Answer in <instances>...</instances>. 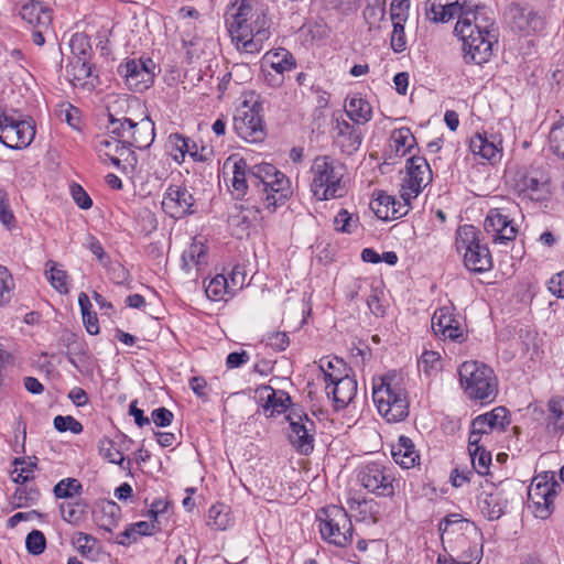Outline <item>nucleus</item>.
<instances>
[{
    "label": "nucleus",
    "mask_w": 564,
    "mask_h": 564,
    "mask_svg": "<svg viewBox=\"0 0 564 564\" xmlns=\"http://www.w3.org/2000/svg\"><path fill=\"white\" fill-rule=\"evenodd\" d=\"M372 399L387 422L403 421L409 414V400L404 379L397 372L373 379Z\"/></svg>",
    "instance_id": "obj_4"
},
{
    "label": "nucleus",
    "mask_w": 564,
    "mask_h": 564,
    "mask_svg": "<svg viewBox=\"0 0 564 564\" xmlns=\"http://www.w3.org/2000/svg\"><path fill=\"white\" fill-rule=\"evenodd\" d=\"M518 186L520 192L532 200L543 202L551 196V185L547 177L528 174L520 180Z\"/></svg>",
    "instance_id": "obj_25"
},
{
    "label": "nucleus",
    "mask_w": 564,
    "mask_h": 564,
    "mask_svg": "<svg viewBox=\"0 0 564 564\" xmlns=\"http://www.w3.org/2000/svg\"><path fill=\"white\" fill-rule=\"evenodd\" d=\"M72 58L89 59L91 54V45L88 36L82 33H76L70 39Z\"/></svg>",
    "instance_id": "obj_43"
},
{
    "label": "nucleus",
    "mask_w": 564,
    "mask_h": 564,
    "mask_svg": "<svg viewBox=\"0 0 564 564\" xmlns=\"http://www.w3.org/2000/svg\"><path fill=\"white\" fill-rule=\"evenodd\" d=\"M505 18L512 30L523 34H531L543 28V19L529 6L511 3L505 12Z\"/></svg>",
    "instance_id": "obj_14"
},
{
    "label": "nucleus",
    "mask_w": 564,
    "mask_h": 564,
    "mask_svg": "<svg viewBox=\"0 0 564 564\" xmlns=\"http://www.w3.org/2000/svg\"><path fill=\"white\" fill-rule=\"evenodd\" d=\"M228 284L231 290V294H236L238 291L242 290L246 282V272L242 267L235 265L227 276Z\"/></svg>",
    "instance_id": "obj_58"
},
{
    "label": "nucleus",
    "mask_w": 564,
    "mask_h": 564,
    "mask_svg": "<svg viewBox=\"0 0 564 564\" xmlns=\"http://www.w3.org/2000/svg\"><path fill=\"white\" fill-rule=\"evenodd\" d=\"M485 231L491 237L494 245H508L517 237V228L512 220L498 208H491L484 221Z\"/></svg>",
    "instance_id": "obj_15"
},
{
    "label": "nucleus",
    "mask_w": 564,
    "mask_h": 564,
    "mask_svg": "<svg viewBox=\"0 0 564 564\" xmlns=\"http://www.w3.org/2000/svg\"><path fill=\"white\" fill-rule=\"evenodd\" d=\"M410 203L411 200H398L394 196L380 191L370 206L379 219L389 220L405 216L410 210Z\"/></svg>",
    "instance_id": "obj_18"
},
{
    "label": "nucleus",
    "mask_w": 564,
    "mask_h": 564,
    "mask_svg": "<svg viewBox=\"0 0 564 564\" xmlns=\"http://www.w3.org/2000/svg\"><path fill=\"white\" fill-rule=\"evenodd\" d=\"M109 124L107 127L108 132L112 135L111 138L117 141H128L127 127L130 119H115L109 115Z\"/></svg>",
    "instance_id": "obj_52"
},
{
    "label": "nucleus",
    "mask_w": 564,
    "mask_h": 564,
    "mask_svg": "<svg viewBox=\"0 0 564 564\" xmlns=\"http://www.w3.org/2000/svg\"><path fill=\"white\" fill-rule=\"evenodd\" d=\"M289 403H291V398L286 392H275L274 390H271V393L267 398L263 410L268 416H274L275 414L285 412Z\"/></svg>",
    "instance_id": "obj_38"
},
{
    "label": "nucleus",
    "mask_w": 564,
    "mask_h": 564,
    "mask_svg": "<svg viewBox=\"0 0 564 564\" xmlns=\"http://www.w3.org/2000/svg\"><path fill=\"white\" fill-rule=\"evenodd\" d=\"M54 427L58 432L70 431L74 434H79L83 432V425L76 419L70 415H57L54 417Z\"/></svg>",
    "instance_id": "obj_54"
},
{
    "label": "nucleus",
    "mask_w": 564,
    "mask_h": 564,
    "mask_svg": "<svg viewBox=\"0 0 564 564\" xmlns=\"http://www.w3.org/2000/svg\"><path fill=\"white\" fill-rule=\"evenodd\" d=\"M247 162L242 159L234 163L232 177L230 181V192L235 199H242L248 191L247 182Z\"/></svg>",
    "instance_id": "obj_32"
},
{
    "label": "nucleus",
    "mask_w": 564,
    "mask_h": 564,
    "mask_svg": "<svg viewBox=\"0 0 564 564\" xmlns=\"http://www.w3.org/2000/svg\"><path fill=\"white\" fill-rule=\"evenodd\" d=\"M319 369L324 373V379L326 382L334 381V377H341L345 373L350 371V368L347 367L346 362L338 357H324L319 359Z\"/></svg>",
    "instance_id": "obj_34"
},
{
    "label": "nucleus",
    "mask_w": 564,
    "mask_h": 564,
    "mask_svg": "<svg viewBox=\"0 0 564 564\" xmlns=\"http://www.w3.org/2000/svg\"><path fill=\"white\" fill-rule=\"evenodd\" d=\"M459 381L466 395L480 403L492 402L498 394V382L494 370L476 360L465 361L458 369Z\"/></svg>",
    "instance_id": "obj_6"
},
{
    "label": "nucleus",
    "mask_w": 564,
    "mask_h": 564,
    "mask_svg": "<svg viewBox=\"0 0 564 564\" xmlns=\"http://www.w3.org/2000/svg\"><path fill=\"white\" fill-rule=\"evenodd\" d=\"M36 133L32 118L14 119L4 113L0 115V141L15 135L20 141H34Z\"/></svg>",
    "instance_id": "obj_19"
},
{
    "label": "nucleus",
    "mask_w": 564,
    "mask_h": 564,
    "mask_svg": "<svg viewBox=\"0 0 564 564\" xmlns=\"http://www.w3.org/2000/svg\"><path fill=\"white\" fill-rule=\"evenodd\" d=\"M457 317L451 313L448 307L438 308L432 316V329L436 336L441 334L454 323Z\"/></svg>",
    "instance_id": "obj_45"
},
{
    "label": "nucleus",
    "mask_w": 564,
    "mask_h": 564,
    "mask_svg": "<svg viewBox=\"0 0 564 564\" xmlns=\"http://www.w3.org/2000/svg\"><path fill=\"white\" fill-rule=\"evenodd\" d=\"M265 343L275 351H283L288 348L290 339L285 332H273L267 335Z\"/></svg>",
    "instance_id": "obj_61"
},
{
    "label": "nucleus",
    "mask_w": 564,
    "mask_h": 564,
    "mask_svg": "<svg viewBox=\"0 0 564 564\" xmlns=\"http://www.w3.org/2000/svg\"><path fill=\"white\" fill-rule=\"evenodd\" d=\"M358 216H354L346 209H340L334 218V226L337 231L351 234L358 225Z\"/></svg>",
    "instance_id": "obj_47"
},
{
    "label": "nucleus",
    "mask_w": 564,
    "mask_h": 564,
    "mask_svg": "<svg viewBox=\"0 0 564 564\" xmlns=\"http://www.w3.org/2000/svg\"><path fill=\"white\" fill-rule=\"evenodd\" d=\"M14 221L15 218L9 205L8 193L4 189H0V223L7 228H11Z\"/></svg>",
    "instance_id": "obj_56"
},
{
    "label": "nucleus",
    "mask_w": 564,
    "mask_h": 564,
    "mask_svg": "<svg viewBox=\"0 0 564 564\" xmlns=\"http://www.w3.org/2000/svg\"><path fill=\"white\" fill-rule=\"evenodd\" d=\"M86 505L83 501L66 502L59 507L62 518L68 523L76 524L80 522L85 514Z\"/></svg>",
    "instance_id": "obj_44"
},
{
    "label": "nucleus",
    "mask_w": 564,
    "mask_h": 564,
    "mask_svg": "<svg viewBox=\"0 0 564 564\" xmlns=\"http://www.w3.org/2000/svg\"><path fill=\"white\" fill-rule=\"evenodd\" d=\"M99 455L111 464L119 465L123 470L130 469L131 462L126 463L123 454L117 448L116 443L108 438L102 437L98 441Z\"/></svg>",
    "instance_id": "obj_33"
},
{
    "label": "nucleus",
    "mask_w": 564,
    "mask_h": 564,
    "mask_svg": "<svg viewBox=\"0 0 564 564\" xmlns=\"http://www.w3.org/2000/svg\"><path fill=\"white\" fill-rule=\"evenodd\" d=\"M322 538L339 547H345L352 541V523L343 507L328 506L322 508L317 516Z\"/></svg>",
    "instance_id": "obj_9"
},
{
    "label": "nucleus",
    "mask_w": 564,
    "mask_h": 564,
    "mask_svg": "<svg viewBox=\"0 0 564 564\" xmlns=\"http://www.w3.org/2000/svg\"><path fill=\"white\" fill-rule=\"evenodd\" d=\"M454 33L463 41L467 63H487L499 36L494 11L478 0H463Z\"/></svg>",
    "instance_id": "obj_1"
},
{
    "label": "nucleus",
    "mask_w": 564,
    "mask_h": 564,
    "mask_svg": "<svg viewBox=\"0 0 564 564\" xmlns=\"http://www.w3.org/2000/svg\"><path fill=\"white\" fill-rule=\"evenodd\" d=\"M155 68L156 65L150 57L132 58L118 66V74L131 90L142 93L153 85Z\"/></svg>",
    "instance_id": "obj_11"
},
{
    "label": "nucleus",
    "mask_w": 564,
    "mask_h": 564,
    "mask_svg": "<svg viewBox=\"0 0 564 564\" xmlns=\"http://www.w3.org/2000/svg\"><path fill=\"white\" fill-rule=\"evenodd\" d=\"M25 547L32 555H40L45 551L46 538L40 530L31 531L25 539Z\"/></svg>",
    "instance_id": "obj_51"
},
{
    "label": "nucleus",
    "mask_w": 564,
    "mask_h": 564,
    "mask_svg": "<svg viewBox=\"0 0 564 564\" xmlns=\"http://www.w3.org/2000/svg\"><path fill=\"white\" fill-rule=\"evenodd\" d=\"M486 416V421L496 431H502L510 423L508 419V410L505 406H497L490 412L481 414Z\"/></svg>",
    "instance_id": "obj_50"
},
{
    "label": "nucleus",
    "mask_w": 564,
    "mask_h": 564,
    "mask_svg": "<svg viewBox=\"0 0 564 564\" xmlns=\"http://www.w3.org/2000/svg\"><path fill=\"white\" fill-rule=\"evenodd\" d=\"M127 133L128 139H133L134 141L147 138H150V141H154V123L150 119H143L138 123L130 119L127 127Z\"/></svg>",
    "instance_id": "obj_40"
},
{
    "label": "nucleus",
    "mask_w": 564,
    "mask_h": 564,
    "mask_svg": "<svg viewBox=\"0 0 564 564\" xmlns=\"http://www.w3.org/2000/svg\"><path fill=\"white\" fill-rule=\"evenodd\" d=\"M549 412L550 416L556 429H564V399L562 398H552L549 401Z\"/></svg>",
    "instance_id": "obj_53"
},
{
    "label": "nucleus",
    "mask_w": 564,
    "mask_h": 564,
    "mask_svg": "<svg viewBox=\"0 0 564 564\" xmlns=\"http://www.w3.org/2000/svg\"><path fill=\"white\" fill-rule=\"evenodd\" d=\"M132 144L133 143H122L120 147L117 145L115 150L116 155L105 153V156L117 167H120L122 162L133 167L137 165L138 159L134 151L131 149ZM98 153L99 158L102 159L104 154L100 150H98Z\"/></svg>",
    "instance_id": "obj_37"
},
{
    "label": "nucleus",
    "mask_w": 564,
    "mask_h": 564,
    "mask_svg": "<svg viewBox=\"0 0 564 564\" xmlns=\"http://www.w3.org/2000/svg\"><path fill=\"white\" fill-rule=\"evenodd\" d=\"M345 111L356 123H366L372 117L370 104L358 94L347 98Z\"/></svg>",
    "instance_id": "obj_29"
},
{
    "label": "nucleus",
    "mask_w": 564,
    "mask_h": 564,
    "mask_svg": "<svg viewBox=\"0 0 564 564\" xmlns=\"http://www.w3.org/2000/svg\"><path fill=\"white\" fill-rule=\"evenodd\" d=\"M250 182L256 189L260 204L269 213H274L293 195L291 180L270 163L252 166Z\"/></svg>",
    "instance_id": "obj_3"
},
{
    "label": "nucleus",
    "mask_w": 564,
    "mask_h": 564,
    "mask_svg": "<svg viewBox=\"0 0 564 564\" xmlns=\"http://www.w3.org/2000/svg\"><path fill=\"white\" fill-rule=\"evenodd\" d=\"M13 464L14 469L11 471V476L14 482L23 485L33 478L35 464L26 463L21 458H15Z\"/></svg>",
    "instance_id": "obj_46"
},
{
    "label": "nucleus",
    "mask_w": 564,
    "mask_h": 564,
    "mask_svg": "<svg viewBox=\"0 0 564 564\" xmlns=\"http://www.w3.org/2000/svg\"><path fill=\"white\" fill-rule=\"evenodd\" d=\"M97 539L88 533L78 532L74 538V545L83 556H88L96 544Z\"/></svg>",
    "instance_id": "obj_55"
},
{
    "label": "nucleus",
    "mask_w": 564,
    "mask_h": 564,
    "mask_svg": "<svg viewBox=\"0 0 564 564\" xmlns=\"http://www.w3.org/2000/svg\"><path fill=\"white\" fill-rule=\"evenodd\" d=\"M311 174L310 188L317 200L336 199L346 195L345 166L333 158L327 155L315 158Z\"/></svg>",
    "instance_id": "obj_5"
},
{
    "label": "nucleus",
    "mask_w": 564,
    "mask_h": 564,
    "mask_svg": "<svg viewBox=\"0 0 564 564\" xmlns=\"http://www.w3.org/2000/svg\"><path fill=\"white\" fill-rule=\"evenodd\" d=\"M305 422L299 416L296 422H291L289 440L296 451L303 455H308L314 449L315 423L304 415Z\"/></svg>",
    "instance_id": "obj_20"
},
{
    "label": "nucleus",
    "mask_w": 564,
    "mask_h": 564,
    "mask_svg": "<svg viewBox=\"0 0 564 564\" xmlns=\"http://www.w3.org/2000/svg\"><path fill=\"white\" fill-rule=\"evenodd\" d=\"M463 0H426L425 17L433 23H446L457 18Z\"/></svg>",
    "instance_id": "obj_22"
},
{
    "label": "nucleus",
    "mask_w": 564,
    "mask_h": 564,
    "mask_svg": "<svg viewBox=\"0 0 564 564\" xmlns=\"http://www.w3.org/2000/svg\"><path fill=\"white\" fill-rule=\"evenodd\" d=\"M440 337L449 339L452 341L462 343L466 338V332L462 325V322L456 318L454 323L449 324V326L441 334Z\"/></svg>",
    "instance_id": "obj_59"
},
{
    "label": "nucleus",
    "mask_w": 564,
    "mask_h": 564,
    "mask_svg": "<svg viewBox=\"0 0 564 564\" xmlns=\"http://www.w3.org/2000/svg\"><path fill=\"white\" fill-rule=\"evenodd\" d=\"M334 378L335 380L326 386L327 395H332L337 408H345L356 395L357 381L349 376V372Z\"/></svg>",
    "instance_id": "obj_24"
},
{
    "label": "nucleus",
    "mask_w": 564,
    "mask_h": 564,
    "mask_svg": "<svg viewBox=\"0 0 564 564\" xmlns=\"http://www.w3.org/2000/svg\"><path fill=\"white\" fill-rule=\"evenodd\" d=\"M432 181V171L427 161L421 156H412L406 161L405 175L402 178L400 197L404 202L415 198Z\"/></svg>",
    "instance_id": "obj_12"
},
{
    "label": "nucleus",
    "mask_w": 564,
    "mask_h": 564,
    "mask_svg": "<svg viewBox=\"0 0 564 564\" xmlns=\"http://www.w3.org/2000/svg\"><path fill=\"white\" fill-rule=\"evenodd\" d=\"M486 420V416L480 414L471 421L470 433L468 437L469 446L481 445L482 437H487L491 432L495 431Z\"/></svg>",
    "instance_id": "obj_41"
},
{
    "label": "nucleus",
    "mask_w": 564,
    "mask_h": 564,
    "mask_svg": "<svg viewBox=\"0 0 564 564\" xmlns=\"http://www.w3.org/2000/svg\"><path fill=\"white\" fill-rule=\"evenodd\" d=\"M560 488L554 474L544 473L533 479L528 490V503L536 518L547 519L552 514L554 498Z\"/></svg>",
    "instance_id": "obj_10"
},
{
    "label": "nucleus",
    "mask_w": 564,
    "mask_h": 564,
    "mask_svg": "<svg viewBox=\"0 0 564 564\" xmlns=\"http://www.w3.org/2000/svg\"><path fill=\"white\" fill-rule=\"evenodd\" d=\"M406 21H392L393 30L390 39V45L394 53H402L406 50V37L404 32V23Z\"/></svg>",
    "instance_id": "obj_49"
},
{
    "label": "nucleus",
    "mask_w": 564,
    "mask_h": 564,
    "mask_svg": "<svg viewBox=\"0 0 564 564\" xmlns=\"http://www.w3.org/2000/svg\"><path fill=\"white\" fill-rule=\"evenodd\" d=\"M83 487L77 479L65 478L55 485L54 495L57 498H72L74 495H79Z\"/></svg>",
    "instance_id": "obj_48"
},
{
    "label": "nucleus",
    "mask_w": 564,
    "mask_h": 564,
    "mask_svg": "<svg viewBox=\"0 0 564 564\" xmlns=\"http://www.w3.org/2000/svg\"><path fill=\"white\" fill-rule=\"evenodd\" d=\"M262 102L259 95L251 91L245 95V99L237 107L234 115V129L239 138L248 141H263L265 137V124L262 117Z\"/></svg>",
    "instance_id": "obj_7"
},
{
    "label": "nucleus",
    "mask_w": 564,
    "mask_h": 564,
    "mask_svg": "<svg viewBox=\"0 0 564 564\" xmlns=\"http://www.w3.org/2000/svg\"><path fill=\"white\" fill-rule=\"evenodd\" d=\"M468 453L471 459L473 468L479 475H487L491 464V454L487 452L482 445L469 446Z\"/></svg>",
    "instance_id": "obj_39"
},
{
    "label": "nucleus",
    "mask_w": 564,
    "mask_h": 564,
    "mask_svg": "<svg viewBox=\"0 0 564 564\" xmlns=\"http://www.w3.org/2000/svg\"><path fill=\"white\" fill-rule=\"evenodd\" d=\"M205 293L212 301H227L226 296H234L228 284V279L224 274H217L205 286Z\"/></svg>",
    "instance_id": "obj_35"
},
{
    "label": "nucleus",
    "mask_w": 564,
    "mask_h": 564,
    "mask_svg": "<svg viewBox=\"0 0 564 564\" xmlns=\"http://www.w3.org/2000/svg\"><path fill=\"white\" fill-rule=\"evenodd\" d=\"M12 276L8 269L0 265V305L8 303L11 299Z\"/></svg>",
    "instance_id": "obj_57"
},
{
    "label": "nucleus",
    "mask_w": 564,
    "mask_h": 564,
    "mask_svg": "<svg viewBox=\"0 0 564 564\" xmlns=\"http://www.w3.org/2000/svg\"><path fill=\"white\" fill-rule=\"evenodd\" d=\"M228 30L237 47L246 53H259L271 36V20L263 7L253 8L249 0H241L227 19Z\"/></svg>",
    "instance_id": "obj_2"
},
{
    "label": "nucleus",
    "mask_w": 564,
    "mask_h": 564,
    "mask_svg": "<svg viewBox=\"0 0 564 564\" xmlns=\"http://www.w3.org/2000/svg\"><path fill=\"white\" fill-rule=\"evenodd\" d=\"M94 519L100 529L112 532V530L119 525L121 508L115 501H104L94 512Z\"/></svg>",
    "instance_id": "obj_26"
},
{
    "label": "nucleus",
    "mask_w": 564,
    "mask_h": 564,
    "mask_svg": "<svg viewBox=\"0 0 564 564\" xmlns=\"http://www.w3.org/2000/svg\"><path fill=\"white\" fill-rule=\"evenodd\" d=\"M440 365V354L432 350H426L422 354L419 360V367L425 372L430 373L437 370Z\"/></svg>",
    "instance_id": "obj_62"
},
{
    "label": "nucleus",
    "mask_w": 564,
    "mask_h": 564,
    "mask_svg": "<svg viewBox=\"0 0 564 564\" xmlns=\"http://www.w3.org/2000/svg\"><path fill=\"white\" fill-rule=\"evenodd\" d=\"M549 291L558 299H564V271L554 274L547 282Z\"/></svg>",
    "instance_id": "obj_64"
},
{
    "label": "nucleus",
    "mask_w": 564,
    "mask_h": 564,
    "mask_svg": "<svg viewBox=\"0 0 564 564\" xmlns=\"http://www.w3.org/2000/svg\"><path fill=\"white\" fill-rule=\"evenodd\" d=\"M474 158L481 164H495L501 159L502 143H468Z\"/></svg>",
    "instance_id": "obj_31"
},
{
    "label": "nucleus",
    "mask_w": 564,
    "mask_h": 564,
    "mask_svg": "<svg viewBox=\"0 0 564 564\" xmlns=\"http://www.w3.org/2000/svg\"><path fill=\"white\" fill-rule=\"evenodd\" d=\"M480 231L471 226L464 225L457 229L456 247L464 250V264L475 273H484L492 268V258L486 243L480 241Z\"/></svg>",
    "instance_id": "obj_8"
},
{
    "label": "nucleus",
    "mask_w": 564,
    "mask_h": 564,
    "mask_svg": "<svg viewBox=\"0 0 564 564\" xmlns=\"http://www.w3.org/2000/svg\"><path fill=\"white\" fill-rule=\"evenodd\" d=\"M362 15L371 30L379 26V23L384 19L386 8L365 7Z\"/></svg>",
    "instance_id": "obj_63"
},
{
    "label": "nucleus",
    "mask_w": 564,
    "mask_h": 564,
    "mask_svg": "<svg viewBox=\"0 0 564 564\" xmlns=\"http://www.w3.org/2000/svg\"><path fill=\"white\" fill-rule=\"evenodd\" d=\"M93 65L89 59L72 58L66 66V74L74 86H84L91 76Z\"/></svg>",
    "instance_id": "obj_30"
},
{
    "label": "nucleus",
    "mask_w": 564,
    "mask_h": 564,
    "mask_svg": "<svg viewBox=\"0 0 564 564\" xmlns=\"http://www.w3.org/2000/svg\"><path fill=\"white\" fill-rule=\"evenodd\" d=\"M477 505L488 520H498L506 511L508 498L502 489L494 487L491 491H481Z\"/></svg>",
    "instance_id": "obj_21"
},
{
    "label": "nucleus",
    "mask_w": 564,
    "mask_h": 564,
    "mask_svg": "<svg viewBox=\"0 0 564 564\" xmlns=\"http://www.w3.org/2000/svg\"><path fill=\"white\" fill-rule=\"evenodd\" d=\"M391 454L394 462L402 468L413 467L420 457L413 442L406 436L399 437L398 443L392 446Z\"/></svg>",
    "instance_id": "obj_28"
},
{
    "label": "nucleus",
    "mask_w": 564,
    "mask_h": 564,
    "mask_svg": "<svg viewBox=\"0 0 564 564\" xmlns=\"http://www.w3.org/2000/svg\"><path fill=\"white\" fill-rule=\"evenodd\" d=\"M194 197L185 187L171 185L164 193L163 210L172 218L180 219L193 214Z\"/></svg>",
    "instance_id": "obj_16"
},
{
    "label": "nucleus",
    "mask_w": 564,
    "mask_h": 564,
    "mask_svg": "<svg viewBox=\"0 0 564 564\" xmlns=\"http://www.w3.org/2000/svg\"><path fill=\"white\" fill-rule=\"evenodd\" d=\"M263 72L264 67H270L276 75L267 80L272 86H279L283 83V74L296 67V61L291 52L286 48L279 47L267 52L262 57Z\"/></svg>",
    "instance_id": "obj_17"
},
{
    "label": "nucleus",
    "mask_w": 564,
    "mask_h": 564,
    "mask_svg": "<svg viewBox=\"0 0 564 564\" xmlns=\"http://www.w3.org/2000/svg\"><path fill=\"white\" fill-rule=\"evenodd\" d=\"M19 15L31 28L50 29L52 10L41 1L26 0L19 10Z\"/></svg>",
    "instance_id": "obj_23"
},
{
    "label": "nucleus",
    "mask_w": 564,
    "mask_h": 564,
    "mask_svg": "<svg viewBox=\"0 0 564 564\" xmlns=\"http://www.w3.org/2000/svg\"><path fill=\"white\" fill-rule=\"evenodd\" d=\"M410 0H392L390 18L392 21H406L409 18Z\"/></svg>",
    "instance_id": "obj_60"
},
{
    "label": "nucleus",
    "mask_w": 564,
    "mask_h": 564,
    "mask_svg": "<svg viewBox=\"0 0 564 564\" xmlns=\"http://www.w3.org/2000/svg\"><path fill=\"white\" fill-rule=\"evenodd\" d=\"M358 481L377 496L391 497L394 494V477L391 469L379 462L362 466L358 473Z\"/></svg>",
    "instance_id": "obj_13"
},
{
    "label": "nucleus",
    "mask_w": 564,
    "mask_h": 564,
    "mask_svg": "<svg viewBox=\"0 0 564 564\" xmlns=\"http://www.w3.org/2000/svg\"><path fill=\"white\" fill-rule=\"evenodd\" d=\"M182 268L186 273H191L193 268L196 271L207 265V248L203 242L194 240L182 254Z\"/></svg>",
    "instance_id": "obj_27"
},
{
    "label": "nucleus",
    "mask_w": 564,
    "mask_h": 564,
    "mask_svg": "<svg viewBox=\"0 0 564 564\" xmlns=\"http://www.w3.org/2000/svg\"><path fill=\"white\" fill-rule=\"evenodd\" d=\"M182 158L188 154L194 161L207 162L214 156L212 143H182L178 148Z\"/></svg>",
    "instance_id": "obj_36"
},
{
    "label": "nucleus",
    "mask_w": 564,
    "mask_h": 564,
    "mask_svg": "<svg viewBox=\"0 0 564 564\" xmlns=\"http://www.w3.org/2000/svg\"><path fill=\"white\" fill-rule=\"evenodd\" d=\"M46 275L51 282V285L57 290L59 293H67V274L64 270L58 269L56 263L53 261H48L46 263Z\"/></svg>",
    "instance_id": "obj_42"
}]
</instances>
